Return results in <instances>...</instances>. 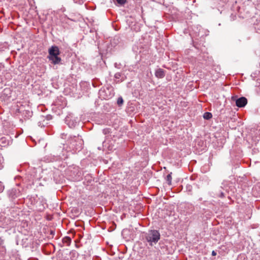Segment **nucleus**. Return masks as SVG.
<instances>
[{"instance_id":"nucleus-1","label":"nucleus","mask_w":260,"mask_h":260,"mask_svg":"<svg viewBox=\"0 0 260 260\" xmlns=\"http://www.w3.org/2000/svg\"><path fill=\"white\" fill-rule=\"evenodd\" d=\"M49 56L48 58L52 61V63L56 64L61 61L60 57H58L60 54L59 48L57 46H53L48 50Z\"/></svg>"},{"instance_id":"nucleus-2","label":"nucleus","mask_w":260,"mask_h":260,"mask_svg":"<svg viewBox=\"0 0 260 260\" xmlns=\"http://www.w3.org/2000/svg\"><path fill=\"white\" fill-rule=\"evenodd\" d=\"M145 239L151 246L156 244L160 239V234L157 230L149 231L145 234Z\"/></svg>"},{"instance_id":"nucleus-3","label":"nucleus","mask_w":260,"mask_h":260,"mask_svg":"<svg viewBox=\"0 0 260 260\" xmlns=\"http://www.w3.org/2000/svg\"><path fill=\"white\" fill-rule=\"evenodd\" d=\"M247 103V100L245 97H241L236 100V105L238 107H244Z\"/></svg>"},{"instance_id":"nucleus-4","label":"nucleus","mask_w":260,"mask_h":260,"mask_svg":"<svg viewBox=\"0 0 260 260\" xmlns=\"http://www.w3.org/2000/svg\"><path fill=\"white\" fill-rule=\"evenodd\" d=\"M155 75L157 78H162L165 77V73L162 69H159L155 71Z\"/></svg>"},{"instance_id":"nucleus-5","label":"nucleus","mask_w":260,"mask_h":260,"mask_svg":"<svg viewBox=\"0 0 260 260\" xmlns=\"http://www.w3.org/2000/svg\"><path fill=\"white\" fill-rule=\"evenodd\" d=\"M212 114L210 112H205L204 114L203 117L205 119L209 120L212 118Z\"/></svg>"},{"instance_id":"nucleus-6","label":"nucleus","mask_w":260,"mask_h":260,"mask_svg":"<svg viewBox=\"0 0 260 260\" xmlns=\"http://www.w3.org/2000/svg\"><path fill=\"white\" fill-rule=\"evenodd\" d=\"M171 174H172V173L168 174L166 177V181L169 185H171V182H172V179Z\"/></svg>"},{"instance_id":"nucleus-7","label":"nucleus","mask_w":260,"mask_h":260,"mask_svg":"<svg viewBox=\"0 0 260 260\" xmlns=\"http://www.w3.org/2000/svg\"><path fill=\"white\" fill-rule=\"evenodd\" d=\"M117 104L119 106L121 105L123 103V100L121 97L118 98L117 101Z\"/></svg>"},{"instance_id":"nucleus-8","label":"nucleus","mask_w":260,"mask_h":260,"mask_svg":"<svg viewBox=\"0 0 260 260\" xmlns=\"http://www.w3.org/2000/svg\"><path fill=\"white\" fill-rule=\"evenodd\" d=\"M116 2L118 4L123 5L126 3V0H116Z\"/></svg>"},{"instance_id":"nucleus-9","label":"nucleus","mask_w":260,"mask_h":260,"mask_svg":"<svg viewBox=\"0 0 260 260\" xmlns=\"http://www.w3.org/2000/svg\"><path fill=\"white\" fill-rule=\"evenodd\" d=\"M4 189V186L3 183L0 182V192H2Z\"/></svg>"},{"instance_id":"nucleus-10","label":"nucleus","mask_w":260,"mask_h":260,"mask_svg":"<svg viewBox=\"0 0 260 260\" xmlns=\"http://www.w3.org/2000/svg\"><path fill=\"white\" fill-rule=\"evenodd\" d=\"M120 73H117L115 74V77L116 78L119 79L120 78Z\"/></svg>"},{"instance_id":"nucleus-11","label":"nucleus","mask_w":260,"mask_h":260,"mask_svg":"<svg viewBox=\"0 0 260 260\" xmlns=\"http://www.w3.org/2000/svg\"><path fill=\"white\" fill-rule=\"evenodd\" d=\"M212 255H213V256L216 255V252H215L214 251H213L212 252Z\"/></svg>"},{"instance_id":"nucleus-12","label":"nucleus","mask_w":260,"mask_h":260,"mask_svg":"<svg viewBox=\"0 0 260 260\" xmlns=\"http://www.w3.org/2000/svg\"><path fill=\"white\" fill-rule=\"evenodd\" d=\"M220 197H224V194H223V192H221V193H220Z\"/></svg>"},{"instance_id":"nucleus-13","label":"nucleus","mask_w":260,"mask_h":260,"mask_svg":"<svg viewBox=\"0 0 260 260\" xmlns=\"http://www.w3.org/2000/svg\"><path fill=\"white\" fill-rule=\"evenodd\" d=\"M67 240H68V241H71V239H70V238H67Z\"/></svg>"},{"instance_id":"nucleus-14","label":"nucleus","mask_w":260,"mask_h":260,"mask_svg":"<svg viewBox=\"0 0 260 260\" xmlns=\"http://www.w3.org/2000/svg\"><path fill=\"white\" fill-rule=\"evenodd\" d=\"M7 90H8V89H5L4 90V91H7Z\"/></svg>"}]
</instances>
